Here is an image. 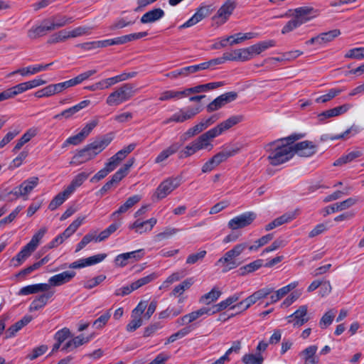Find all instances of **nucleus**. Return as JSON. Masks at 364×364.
<instances>
[{"mask_svg": "<svg viewBox=\"0 0 364 364\" xmlns=\"http://www.w3.org/2000/svg\"><path fill=\"white\" fill-rule=\"evenodd\" d=\"M53 295V292L46 291L38 296H36L29 306V311H38L43 309L48 303V301Z\"/></svg>", "mask_w": 364, "mask_h": 364, "instance_id": "25", "label": "nucleus"}, {"mask_svg": "<svg viewBox=\"0 0 364 364\" xmlns=\"http://www.w3.org/2000/svg\"><path fill=\"white\" fill-rule=\"evenodd\" d=\"M70 195L68 194L65 189L53 198L48 205V208L50 210H55L61 205L70 197Z\"/></svg>", "mask_w": 364, "mask_h": 364, "instance_id": "43", "label": "nucleus"}, {"mask_svg": "<svg viewBox=\"0 0 364 364\" xmlns=\"http://www.w3.org/2000/svg\"><path fill=\"white\" fill-rule=\"evenodd\" d=\"M352 107L350 104H345L341 106H338L336 107H334L333 109H330L328 110H326L323 112H322L319 117L322 119L323 118H330L333 117H336L340 114H342L343 113H346L348 111V109Z\"/></svg>", "mask_w": 364, "mask_h": 364, "instance_id": "38", "label": "nucleus"}, {"mask_svg": "<svg viewBox=\"0 0 364 364\" xmlns=\"http://www.w3.org/2000/svg\"><path fill=\"white\" fill-rule=\"evenodd\" d=\"M51 31L46 20H43L39 25L36 24L33 26L27 32L28 38L34 40L38 38L42 37L46 34L47 32Z\"/></svg>", "mask_w": 364, "mask_h": 364, "instance_id": "19", "label": "nucleus"}, {"mask_svg": "<svg viewBox=\"0 0 364 364\" xmlns=\"http://www.w3.org/2000/svg\"><path fill=\"white\" fill-rule=\"evenodd\" d=\"M358 202L357 198H348L346 200L334 203L326 208V214H331L335 212L346 210L354 205Z\"/></svg>", "mask_w": 364, "mask_h": 364, "instance_id": "23", "label": "nucleus"}, {"mask_svg": "<svg viewBox=\"0 0 364 364\" xmlns=\"http://www.w3.org/2000/svg\"><path fill=\"white\" fill-rule=\"evenodd\" d=\"M264 266V261L261 259L250 262L239 269V274L244 276L247 274L252 273Z\"/></svg>", "mask_w": 364, "mask_h": 364, "instance_id": "40", "label": "nucleus"}, {"mask_svg": "<svg viewBox=\"0 0 364 364\" xmlns=\"http://www.w3.org/2000/svg\"><path fill=\"white\" fill-rule=\"evenodd\" d=\"M181 144L178 142L171 144L168 147L161 151L156 157L154 162L156 164H161L166 160L169 156L178 152L181 148Z\"/></svg>", "mask_w": 364, "mask_h": 364, "instance_id": "28", "label": "nucleus"}, {"mask_svg": "<svg viewBox=\"0 0 364 364\" xmlns=\"http://www.w3.org/2000/svg\"><path fill=\"white\" fill-rule=\"evenodd\" d=\"M53 63L49 64H38L29 65L26 68H19L15 71L11 72L9 74V76L14 75L15 74H19L23 77H26L29 75H32L36 73H38L42 71H45L48 69L49 66L52 65Z\"/></svg>", "mask_w": 364, "mask_h": 364, "instance_id": "14", "label": "nucleus"}, {"mask_svg": "<svg viewBox=\"0 0 364 364\" xmlns=\"http://www.w3.org/2000/svg\"><path fill=\"white\" fill-rule=\"evenodd\" d=\"M317 350V346L311 345L299 353V356L304 360V364H316L318 362L316 357Z\"/></svg>", "mask_w": 364, "mask_h": 364, "instance_id": "22", "label": "nucleus"}, {"mask_svg": "<svg viewBox=\"0 0 364 364\" xmlns=\"http://www.w3.org/2000/svg\"><path fill=\"white\" fill-rule=\"evenodd\" d=\"M343 90L339 88H332L328 90V93L323 95L320 97H318L316 99V102H326L335 97L336 96L338 95L340 93H341Z\"/></svg>", "mask_w": 364, "mask_h": 364, "instance_id": "57", "label": "nucleus"}, {"mask_svg": "<svg viewBox=\"0 0 364 364\" xmlns=\"http://www.w3.org/2000/svg\"><path fill=\"white\" fill-rule=\"evenodd\" d=\"M183 311L181 306L174 307L169 306L166 309L159 313V317L161 319L168 318L169 317H176Z\"/></svg>", "mask_w": 364, "mask_h": 364, "instance_id": "48", "label": "nucleus"}, {"mask_svg": "<svg viewBox=\"0 0 364 364\" xmlns=\"http://www.w3.org/2000/svg\"><path fill=\"white\" fill-rule=\"evenodd\" d=\"M198 152V150L196 149L195 145L193 144V143L191 141V143H189L188 144H187L183 149H182L179 154H178V157L180 159H185V158H188L191 156H193V154H195L196 153Z\"/></svg>", "mask_w": 364, "mask_h": 364, "instance_id": "62", "label": "nucleus"}, {"mask_svg": "<svg viewBox=\"0 0 364 364\" xmlns=\"http://www.w3.org/2000/svg\"><path fill=\"white\" fill-rule=\"evenodd\" d=\"M38 133L37 129L32 127L28 129L22 136L17 141L15 146L12 151L16 153L21 147L27 142H28L33 137H34Z\"/></svg>", "mask_w": 364, "mask_h": 364, "instance_id": "35", "label": "nucleus"}, {"mask_svg": "<svg viewBox=\"0 0 364 364\" xmlns=\"http://www.w3.org/2000/svg\"><path fill=\"white\" fill-rule=\"evenodd\" d=\"M21 130L18 128H14L8 132V133L0 141V149L4 148L7 144L13 140L19 133Z\"/></svg>", "mask_w": 364, "mask_h": 364, "instance_id": "61", "label": "nucleus"}, {"mask_svg": "<svg viewBox=\"0 0 364 364\" xmlns=\"http://www.w3.org/2000/svg\"><path fill=\"white\" fill-rule=\"evenodd\" d=\"M276 46V42L274 40H268L260 41L256 44L247 47V50L250 52L249 55L252 59L255 55H259L263 51L268 48H272Z\"/></svg>", "mask_w": 364, "mask_h": 364, "instance_id": "20", "label": "nucleus"}, {"mask_svg": "<svg viewBox=\"0 0 364 364\" xmlns=\"http://www.w3.org/2000/svg\"><path fill=\"white\" fill-rule=\"evenodd\" d=\"M111 140L107 136H103L87 144L73 156L70 164L79 166L93 159L110 144Z\"/></svg>", "mask_w": 364, "mask_h": 364, "instance_id": "1", "label": "nucleus"}, {"mask_svg": "<svg viewBox=\"0 0 364 364\" xmlns=\"http://www.w3.org/2000/svg\"><path fill=\"white\" fill-rule=\"evenodd\" d=\"M242 120V116L241 115H235L229 117L228 119L223 121V122L220 123L216 127L211 129L213 132L215 134V135L218 136L220 135L223 132L230 129L235 124H238Z\"/></svg>", "mask_w": 364, "mask_h": 364, "instance_id": "15", "label": "nucleus"}, {"mask_svg": "<svg viewBox=\"0 0 364 364\" xmlns=\"http://www.w3.org/2000/svg\"><path fill=\"white\" fill-rule=\"evenodd\" d=\"M307 311V306L303 305L299 306L295 312L286 318L287 323H291L294 327H301L309 321Z\"/></svg>", "mask_w": 364, "mask_h": 364, "instance_id": "12", "label": "nucleus"}, {"mask_svg": "<svg viewBox=\"0 0 364 364\" xmlns=\"http://www.w3.org/2000/svg\"><path fill=\"white\" fill-rule=\"evenodd\" d=\"M33 252L27 248V246H23L21 250L12 258L11 262L14 267H18L26 261V259L31 256Z\"/></svg>", "mask_w": 364, "mask_h": 364, "instance_id": "42", "label": "nucleus"}, {"mask_svg": "<svg viewBox=\"0 0 364 364\" xmlns=\"http://www.w3.org/2000/svg\"><path fill=\"white\" fill-rule=\"evenodd\" d=\"M221 295V291L216 287L212 289L210 291L203 295L199 299V302L203 304L208 305L212 302L215 301Z\"/></svg>", "mask_w": 364, "mask_h": 364, "instance_id": "45", "label": "nucleus"}, {"mask_svg": "<svg viewBox=\"0 0 364 364\" xmlns=\"http://www.w3.org/2000/svg\"><path fill=\"white\" fill-rule=\"evenodd\" d=\"M68 38H70L68 31L61 30L59 32L53 34L48 42L51 44L63 42Z\"/></svg>", "mask_w": 364, "mask_h": 364, "instance_id": "54", "label": "nucleus"}, {"mask_svg": "<svg viewBox=\"0 0 364 364\" xmlns=\"http://www.w3.org/2000/svg\"><path fill=\"white\" fill-rule=\"evenodd\" d=\"M302 25V21L294 17L284 25L282 29V33H288Z\"/></svg>", "mask_w": 364, "mask_h": 364, "instance_id": "60", "label": "nucleus"}, {"mask_svg": "<svg viewBox=\"0 0 364 364\" xmlns=\"http://www.w3.org/2000/svg\"><path fill=\"white\" fill-rule=\"evenodd\" d=\"M27 90H28L26 83L25 82L19 83L9 89L6 90L5 91L8 96V98L10 99V98L14 97L15 96H16L19 94L23 93Z\"/></svg>", "mask_w": 364, "mask_h": 364, "instance_id": "51", "label": "nucleus"}, {"mask_svg": "<svg viewBox=\"0 0 364 364\" xmlns=\"http://www.w3.org/2000/svg\"><path fill=\"white\" fill-rule=\"evenodd\" d=\"M46 20L51 31L70 24L74 21L73 17L61 15L53 16Z\"/></svg>", "mask_w": 364, "mask_h": 364, "instance_id": "21", "label": "nucleus"}, {"mask_svg": "<svg viewBox=\"0 0 364 364\" xmlns=\"http://www.w3.org/2000/svg\"><path fill=\"white\" fill-rule=\"evenodd\" d=\"M50 289V286L46 283H40L36 284H31L22 287L18 294L20 296H26L29 294H37L38 292L48 291Z\"/></svg>", "mask_w": 364, "mask_h": 364, "instance_id": "24", "label": "nucleus"}, {"mask_svg": "<svg viewBox=\"0 0 364 364\" xmlns=\"http://www.w3.org/2000/svg\"><path fill=\"white\" fill-rule=\"evenodd\" d=\"M242 293H236L228 298H227L225 300H223L218 303L216 305H214V308L215 309L216 313L225 309L227 307L232 304L233 303L236 302L239 300V299L241 297Z\"/></svg>", "mask_w": 364, "mask_h": 364, "instance_id": "44", "label": "nucleus"}, {"mask_svg": "<svg viewBox=\"0 0 364 364\" xmlns=\"http://www.w3.org/2000/svg\"><path fill=\"white\" fill-rule=\"evenodd\" d=\"M293 218L294 216L291 214H284L282 216L274 219L273 221L266 225L264 229L266 231H269L284 223L290 222L291 220H293Z\"/></svg>", "mask_w": 364, "mask_h": 364, "instance_id": "41", "label": "nucleus"}, {"mask_svg": "<svg viewBox=\"0 0 364 364\" xmlns=\"http://www.w3.org/2000/svg\"><path fill=\"white\" fill-rule=\"evenodd\" d=\"M92 241H95L96 242V232H90L86 234L81 241L77 245L75 252H77L82 250L87 245H88Z\"/></svg>", "mask_w": 364, "mask_h": 364, "instance_id": "53", "label": "nucleus"}, {"mask_svg": "<svg viewBox=\"0 0 364 364\" xmlns=\"http://www.w3.org/2000/svg\"><path fill=\"white\" fill-rule=\"evenodd\" d=\"M88 341V338H85L82 335H80L67 341L65 344L63 345L61 350L65 352H70Z\"/></svg>", "mask_w": 364, "mask_h": 364, "instance_id": "32", "label": "nucleus"}, {"mask_svg": "<svg viewBox=\"0 0 364 364\" xmlns=\"http://www.w3.org/2000/svg\"><path fill=\"white\" fill-rule=\"evenodd\" d=\"M363 154V151L359 149L353 150L348 152V154L341 156L340 158L336 160L333 163V166H338L348 163H350L356 160L358 158L362 156Z\"/></svg>", "mask_w": 364, "mask_h": 364, "instance_id": "30", "label": "nucleus"}, {"mask_svg": "<svg viewBox=\"0 0 364 364\" xmlns=\"http://www.w3.org/2000/svg\"><path fill=\"white\" fill-rule=\"evenodd\" d=\"M110 311L111 309L107 311L104 314H102L97 319H96L93 322L92 326L97 329L103 328L111 317Z\"/></svg>", "mask_w": 364, "mask_h": 364, "instance_id": "63", "label": "nucleus"}, {"mask_svg": "<svg viewBox=\"0 0 364 364\" xmlns=\"http://www.w3.org/2000/svg\"><path fill=\"white\" fill-rule=\"evenodd\" d=\"M165 15L164 10L160 8L154 9L145 13L141 18L142 23H149L155 22L163 18Z\"/></svg>", "mask_w": 364, "mask_h": 364, "instance_id": "31", "label": "nucleus"}, {"mask_svg": "<svg viewBox=\"0 0 364 364\" xmlns=\"http://www.w3.org/2000/svg\"><path fill=\"white\" fill-rule=\"evenodd\" d=\"M74 271H65L50 277L48 279L49 286L59 287L70 282L75 276Z\"/></svg>", "mask_w": 364, "mask_h": 364, "instance_id": "16", "label": "nucleus"}, {"mask_svg": "<svg viewBox=\"0 0 364 364\" xmlns=\"http://www.w3.org/2000/svg\"><path fill=\"white\" fill-rule=\"evenodd\" d=\"M236 7V1L235 0H227L217 12V16L221 18L222 22H225L232 14Z\"/></svg>", "mask_w": 364, "mask_h": 364, "instance_id": "26", "label": "nucleus"}, {"mask_svg": "<svg viewBox=\"0 0 364 364\" xmlns=\"http://www.w3.org/2000/svg\"><path fill=\"white\" fill-rule=\"evenodd\" d=\"M317 16V12L313 7L301 6L294 9V17L302 21V24Z\"/></svg>", "mask_w": 364, "mask_h": 364, "instance_id": "18", "label": "nucleus"}, {"mask_svg": "<svg viewBox=\"0 0 364 364\" xmlns=\"http://www.w3.org/2000/svg\"><path fill=\"white\" fill-rule=\"evenodd\" d=\"M242 361L245 364H262L264 358L260 353H249L243 355Z\"/></svg>", "mask_w": 364, "mask_h": 364, "instance_id": "52", "label": "nucleus"}, {"mask_svg": "<svg viewBox=\"0 0 364 364\" xmlns=\"http://www.w3.org/2000/svg\"><path fill=\"white\" fill-rule=\"evenodd\" d=\"M336 311L334 309L329 310L321 317L319 326L321 328H326L330 326L335 317Z\"/></svg>", "mask_w": 364, "mask_h": 364, "instance_id": "56", "label": "nucleus"}, {"mask_svg": "<svg viewBox=\"0 0 364 364\" xmlns=\"http://www.w3.org/2000/svg\"><path fill=\"white\" fill-rule=\"evenodd\" d=\"M140 200L141 197L139 195H134L129 197L124 204H122L116 211L112 213V219L115 220L118 215L126 213Z\"/></svg>", "mask_w": 364, "mask_h": 364, "instance_id": "29", "label": "nucleus"}, {"mask_svg": "<svg viewBox=\"0 0 364 364\" xmlns=\"http://www.w3.org/2000/svg\"><path fill=\"white\" fill-rule=\"evenodd\" d=\"M241 146H236L234 148L225 149L214 155L212 158L216 165H220L221 163L226 161L229 157L233 156L241 150Z\"/></svg>", "mask_w": 364, "mask_h": 364, "instance_id": "27", "label": "nucleus"}, {"mask_svg": "<svg viewBox=\"0 0 364 364\" xmlns=\"http://www.w3.org/2000/svg\"><path fill=\"white\" fill-rule=\"evenodd\" d=\"M194 283L193 278H188L183 281L181 284H178L174 287L172 291V294L174 296H180L183 294V292L188 289Z\"/></svg>", "mask_w": 364, "mask_h": 364, "instance_id": "47", "label": "nucleus"}, {"mask_svg": "<svg viewBox=\"0 0 364 364\" xmlns=\"http://www.w3.org/2000/svg\"><path fill=\"white\" fill-rule=\"evenodd\" d=\"M47 228L43 227L41 228L37 232H36L33 235L30 242L26 245V246H27V248L34 252L36 250L37 247L38 246L40 242L47 232Z\"/></svg>", "mask_w": 364, "mask_h": 364, "instance_id": "39", "label": "nucleus"}, {"mask_svg": "<svg viewBox=\"0 0 364 364\" xmlns=\"http://www.w3.org/2000/svg\"><path fill=\"white\" fill-rule=\"evenodd\" d=\"M144 250L140 249L132 252L122 253L115 257L114 264L117 267H124L129 264L139 261L144 257Z\"/></svg>", "mask_w": 364, "mask_h": 364, "instance_id": "9", "label": "nucleus"}, {"mask_svg": "<svg viewBox=\"0 0 364 364\" xmlns=\"http://www.w3.org/2000/svg\"><path fill=\"white\" fill-rule=\"evenodd\" d=\"M216 136L210 129L206 132L202 134L192 142L195 145L198 151L203 149H207L208 151H210L213 149L212 140Z\"/></svg>", "mask_w": 364, "mask_h": 364, "instance_id": "13", "label": "nucleus"}, {"mask_svg": "<svg viewBox=\"0 0 364 364\" xmlns=\"http://www.w3.org/2000/svg\"><path fill=\"white\" fill-rule=\"evenodd\" d=\"M181 184V180L178 178L169 177L164 180L156 189L154 196L158 200L166 198Z\"/></svg>", "mask_w": 364, "mask_h": 364, "instance_id": "7", "label": "nucleus"}, {"mask_svg": "<svg viewBox=\"0 0 364 364\" xmlns=\"http://www.w3.org/2000/svg\"><path fill=\"white\" fill-rule=\"evenodd\" d=\"M157 277H158V275L156 273H151L146 277L139 279L138 280L132 282V284L136 290L139 288L151 282L152 281L156 279Z\"/></svg>", "mask_w": 364, "mask_h": 364, "instance_id": "59", "label": "nucleus"}, {"mask_svg": "<svg viewBox=\"0 0 364 364\" xmlns=\"http://www.w3.org/2000/svg\"><path fill=\"white\" fill-rule=\"evenodd\" d=\"M341 34L338 29H333L326 33L319 34L321 46H323L338 37Z\"/></svg>", "mask_w": 364, "mask_h": 364, "instance_id": "50", "label": "nucleus"}, {"mask_svg": "<svg viewBox=\"0 0 364 364\" xmlns=\"http://www.w3.org/2000/svg\"><path fill=\"white\" fill-rule=\"evenodd\" d=\"M237 97V95L235 92H225L212 101L207 106V111L208 112L216 111L225 106L226 104L234 101Z\"/></svg>", "mask_w": 364, "mask_h": 364, "instance_id": "11", "label": "nucleus"}, {"mask_svg": "<svg viewBox=\"0 0 364 364\" xmlns=\"http://www.w3.org/2000/svg\"><path fill=\"white\" fill-rule=\"evenodd\" d=\"M38 177H30L23 181L18 186L15 187L11 193L16 198H23L26 200L28 199V195L38 186Z\"/></svg>", "mask_w": 364, "mask_h": 364, "instance_id": "8", "label": "nucleus"}, {"mask_svg": "<svg viewBox=\"0 0 364 364\" xmlns=\"http://www.w3.org/2000/svg\"><path fill=\"white\" fill-rule=\"evenodd\" d=\"M247 247L248 244L247 242L235 245L233 248L226 252L224 256L217 261L216 264H223L225 266L223 270V272H227L236 268L239 266L240 263H237L235 258L240 256Z\"/></svg>", "mask_w": 364, "mask_h": 364, "instance_id": "4", "label": "nucleus"}, {"mask_svg": "<svg viewBox=\"0 0 364 364\" xmlns=\"http://www.w3.org/2000/svg\"><path fill=\"white\" fill-rule=\"evenodd\" d=\"M256 218V214L253 212H245L229 220L228 226L231 230L244 228L250 225Z\"/></svg>", "mask_w": 364, "mask_h": 364, "instance_id": "10", "label": "nucleus"}, {"mask_svg": "<svg viewBox=\"0 0 364 364\" xmlns=\"http://www.w3.org/2000/svg\"><path fill=\"white\" fill-rule=\"evenodd\" d=\"M179 231L178 229L174 228H166L164 230L161 232L158 233L154 237V240L156 242H160L163 240H166L176 234Z\"/></svg>", "mask_w": 364, "mask_h": 364, "instance_id": "55", "label": "nucleus"}, {"mask_svg": "<svg viewBox=\"0 0 364 364\" xmlns=\"http://www.w3.org/2000/svg\"><path fill=\"white\" fill-rule=\"evenodd\" d=\"M134 160L128 161L122 167H121L116 173H114L109 182H112L113 186L114 183H119L124 177H125L129 171L130 167L133 165Z\"/></svg>", "mask_w": 364, "mask_h": 364, "instance_id": "37", "label": "nucleus"}, {"mask_svg": "<svg viewBox=\"0 0 364 364\" xmlns=\"http://www.w3.org/2000/svg\"><path fill=\"white\" fill-rule=\"evenodd\" d=\"M135 23V19L132 20L127 17L126 18H117L114 23L110 26L109 29L111 31H114L117 29H121L125 28L127 26H131Z\"/></svg>", "mask_w": 364, "mask_h": 364, "instance_id": "49", "label": "nucleus"}, {"mask_svg": "<svg viewBox=\"0 0 364 364\" xmlns=\"http://www.w3.org/2000/svg\"><path fill=\"white\" fill-rule=\"evenodd\" d=\"M200 112L201 108L200 106L181 108L177 112L171 115V117L165 119L162 122V124L166 125L171 122L183 123L193 119Z\"/></svg>", "mask_w": 364, "mask_h": 364, "instance_id": "6", "label": "nucleus"}, {"mask_svg": "<svg viewBox=\"0 0 364 364\" xmlns=\"http://www.w3.org/2000/svg\"><path fill=\"white\" fill-rule=\"evenodd\" d=\"M31 316H25L21 320L16 322L14 325L10 326L7 331L6 338H11L15 336L16 333L20 331L23 326L29 323L32 321Z\"/></svg>", "mask_w": 364, "mask_h": 364, "instance_id": "33", "label": "nucleus"}, {"mask_svg": "<svg viewBox=\"0 0 364 364\" xmlns=\"http://www.w3.org/2000/svg\"><path fill=\"white\" fill-rule=\"evenodd\" d=\"M304 134H292L287 139L291 141L294 156L295 154L300 157H310L317 151V146L310 141H303L295 143L296 141L304 137Z\"/></svg>", "mask_w": 364, "mask_h": 364, "instance_id": "3", "label": "nucleus"}, {"mask_svg": "<svg viewBox=\"0 0 364 364\" xmlns=\"http://www.w3.org/2000/svg\"><path fill=\"white\" fill-rule=\"evenodd\" d=\"M156 223L157 220L155 218H151L145 221L136 220L132 224L129 225V228L130 230H134L136 232L142 234L144 232H150Z\"/></svg>", "mask_w": 364, "mask_h": 364, "instance_id": "17", "label": "nucleus"}, {"mask_svg": "<svg viewBox=\"0 0 364 364\" xmlns=\"http://www.w3.org/2000/svg\"><path fill=\"white\" fill-rule=\"evenodd\" d=\"M206 9L201 7L184 23L180 26L179 28H186L193 26L202 21L206 16Z\"/></svg>", "mask_w": 364, "mask_h": 364, "instance_id": "36", "label": "nucleus"}, {"mask_svg": "<svg viewBox=\"0 0 364 364\" xmlns=\"http://www.w3.org/2000/svg\"><path fill=\"white\" fill-rule=\"evenodd\" d=\"M133 86L130 84H124L111 92L106 100L109 106H118L129 100L134 95Z\"/></svg>", "mask_w": 364, "mask_h": 364, "instance_id": "5", "label": "nucleus"}, {"mask_svg": "<svg viewBox=\"0 0 364 364\" xmlns=\"http://www.w3.org/2000/svg\"><path fill=\"white\" fill-rule=\"evenodd\" d=\"M90 173L81 172L74 177L70 185L65 188L68 194H73L88 178Z\"/></svg>", "mask_w": 364, "mask_h": 364, "instance_id": "34", "label": "nucleus"}, {"mask_svg": "<svg viewBox=\"0 0 364 364\" xmlns=\"http://www.w3.org/2000/svg\"><path fill=\"white\" fill-rule=\"evenodd\" d=\"M121 225V223H114L109 225L108 228L102 230L98 235H96V242H100L107 239L112 233H114Z\"/></svg>", "mask_w": 364, "mask_h": 364, "instance_id": "46", "label": "nucleus"}, {"mask_svg": "<svg viewBox=\"0 0 364 364\" xmlns=\"http://www.w3.org/2000/svg\"><path fill=\"white\" fill-rule=\"evenodd\" d=\"M347 58L361 60L364 58V48H355L349 50L345 55Z\"/></svg>", "mask_w": 364, "mask_h": 364, "instance_id": "64", "label": "nucleus"}, {"mask_svg": "<svg viewBox=\"0 0 364 364\" xmlns=\"http://www.w3.org/2000/svg\"><path fill=\"white\" fill-rule=\"evenodd\" d=\"M85 218L86 216L78 217L64 230V232L67 234V235L70 237L84 223Z\"/></svg>", "mask_w": 364, "mask_h": 364, "instance_id": "58", "label": "nucleus"}, {"mask_svg": "<svg viewBox=\"0 0 364 364\" xmlns=\"http://www.w3.org/2000/svg\"><path fill=\"white\" fill-rule=\"evenodd\" d=\"M271 146L272 149L269 153L268 159L272 165L278 166L293 158L294 152L291 141H288L287 138L274 141Z\"/></svg>", "mask_w": 364, "mask_h": 364, "instance_id": "2", "label": "nucleus"}]
</instances>
